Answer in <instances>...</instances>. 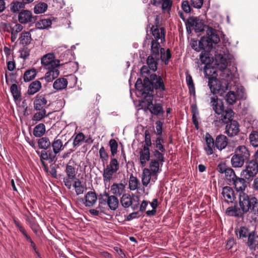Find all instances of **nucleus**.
<instances>
[{
	"label": "nucleus",
	"instance_id": "40",
	"mask_svg": "<svg viewBox=\"0 0 258 258\" xmlns=\"http://www.w3.org/2000/svg\"><path fill=\"white\" fill-rule=\"evenodd\" d=\"M160 41H156L152 39L151 41V53L153 55H155L156 56L159 55V52L160 51V49L162 48L160 46Z\"/></svg>",
	"mask_w": 258,
	"mask_h": 258
},
{
	"label": "nucleus",
	"instance_id": "36",
	"mask_svg": "<svg viewBox=\"0 0 258 258\" xmlns=\"http://www.w3.org/2000/svg\"><path fill=\"white\" fill-rule=\"evenodd\" d=\"M171 57V54L169 49H167L166 51L165 49H160L159 52V59L160 58L162 61H164L165 64L168 63L169 59Z\"/></svg>",
	"mask_w": 258,
	"mask_h": 258
},
{
	"label": "nucleus",
	"instance_id": "47",
	"mask_svg": "<svg viewBox=\"0 0 258 258\" xmlns=\"http://www.w3.org/2000/svg\"><path fill=\"white\" fill-rule=\"evenodd\" d=\"M11 92L15 100H19L21 97V91L16 84H13L10 87Z\"/></svg>",
	"mask_w": 258,
	"mask_h": 258
},
{
	"label": "nucleus",
	"instance_id": "62",
	"mask_svg": "<svg viewBox=\"0 0 258 258\" xmlns=\"http://www.w3.org/2000/svg\"><path fill=\"white\" fill-rule=\"evenodd\" d=\"M162 153L163 152H161L158 150H155L153 152V156L155 157V159H154L157 160L159 161L161 163V165L164 162V157Z\"/></svg>",
	"mask_w": 258,
	"mask_h": 258
},
{
	"label": "nucleus",
	"instance_id": "8",
	"mask_svg": "<svg viewBox=\"0 0 258 258\" xmlns=\"http://www.w3.org/2000/svg\"><path fill=\"white\" fill-rule=\"evenodd\" d=\"M122 206L124 208L131 207L134 210L138 209L140 205V197L138 196L128 194H123L120 200Z\"/></svg>",
	"mask_w": 258,
	"mask_h": 258
},
{
	"label": "nucleus",
	"instance_id": "46",
	"mask_svg": "<svg viewBox=\"0 0 258 258\" xmlns=\"http://www.w3.org/2000/svg\"><path fill=\"white\" fill-rule=\"evenodd\" d=\"M23 26L19 23L11 25L10 26V30L8 31L11 33V35H17L18 33L21 32L23 29Z\"/></svg>",
	"mask_w": 258,
	"mask_h": 258
},
{
	"label": "nucleus",
	"instance_id": "27",
	"mask_svg": "<svg viewBox=\"0 0 258 258\" xmlns=\"http://www.w3.org/2000/svg\"><path fill=\"white\" fill-rule=\"evenodd\" d=\"M159 60V55H155L152 54H151L147 59V63L149 68V69L153 71V72H155L157 69V64L158 61Z\"/></svg>",
	"mask_w": 258,
	"mask_h": 258
},
{
	"label": "nucleus",
	"instance_id": "64",
	"mask_svg": "<svg viewBox=\"0 0 258 258\" xmlns=\"http://www.w3.org/2000/svg\"><path fill=\"white\" fill-rule=\"evenodd\" d=\"M52 23L50 20L48 19H42L41 20L40 23L39 25L40 27H38L39 29H44L49 27H50Z\"/></svg>",
	"mask_w": 258,
	"mask_h": 258
},
{
	"label": "nucleus",
	"instance_id": "14",
	"mask_svg": "<svg viewBox=\"0 0 258 258\" xmlns=\"http://www.w3.org/2000/svg\"><path fill=\"white\" fill-rule=\"evenodd\" d=\"M18 21L23 24L34 23L36 21V17L33 16L30 11L23 10L18 15Z\"/></svg>",
	"mask_w": 258,
	"mask_h": 258
},
{
	"label": "nucleus",
	"instance_id": "12",
	"mask_svg": "<svg viewBox=\"0 0 258 258\" xmlns=\"http://www.w3.org/2000/svg\"><path fill=\"white\" fill-rule=\"evenodd\" d=\"M246 179L243 177H237L231 183V185H233L238 194V197L242 196V194H246L245 192L247 188V184L246 182Z\"/></svg>",
	"mask_w": 258,
	"mask_h": 258
},
{
	"label": "nucleus",
	"instance_id": "16",
	"mask_svg": "<svg viewBox=\"0 0 258 258\" xmlns=\"http://www.w3.org/2000/svg\"><path fill=\"white\" fill-rule=\"evenodd\" d=\"M222 199L228 203H232L236 199L234 191L230 186H226L223 187L222 191Z\"/></svg>",
	"mask_w": 258,
	"mask_h": 258
},
{
	"label": "nucleus",
	"instance_id": "39",
	"mask_svg": "<svg viewBox=\"0 0 258 258\" xmlns=\"http://www.w3.org/2000/svg\"><path fill=\"white\" fill-rule=\"evenodd\" d=\"M220 76L222 78L221 81L228 83V80L232 74L230 69H228L227 67L226 68H220Z\"/></svg>",
	"mask_w": 258,
	"mask_h": 258
},
{
	"label": "nucleus",
	"instance_id": "21",
	"mask_svg": "<svg viewBox=\"0 0 258 258\" xmlns=\"http://www.w3.org/2000/svg\"><path fill=\"white\" fill-rule=\"evenodd\" d=\"M224 54L219 53L215 54V60L219 68H226L227 66V59H229V53L227 50L224 52Z\"/></svg>",
	"mask_w": 258,
	"mask_h": 258
},
{
	"label": "nucleus",
	"instance_id": "26",
	"mask_svg": "<svg viewBox=\"0 0 258 258\" xmlns=\"http://www.w3.org/2000/svg\"><path fill=\"white\" fill-rule=\"evenodd\" d=\"M85 201L84 203L86 207H93L96 203L97 197L95 192L88 191L85 197Z\"/></svg>",
	"mask_w": 258,
	"mask_h": 258
},
{
	"label": "nucleus",
	"instance_id": "57",
	"mask_svg": "<svg viewBox=\"0 0 258 258\" xmlns=\"http://www.w3.org/2000/svg\"><path fill=\"white\" fill-rule=\"evenodd\" d=\"M186 82L187 85L188 86L189 92H192L194 94H195V88L194 82L191 76L188 74H186Z\"/></svg>",
	"mask_w": 258,
	"mask_h": 258
},
{
	"label": "nucleus",
	"instance_id": "38",
	"mask_svg": "<svg viewBox=\"0 0 258 258\" xmlns=\"http://www.w3.org/2000/svg\"><path fill=\"white\" fill-rule=\"evenodd\" d=\"M46 132L45 126L43 123H39L33 129V135L35 137H42Z\"/></svg>",
	"mask_w": 258,
	"mask_h": 258
},
{
	"label": "nucleus",
	"instance_id": "13",
	"mask_svg": "<svg viewBox=\"0 0 258 258\" xmlns=\"http://www.w3.org/2000/svg\"><path fill=\"white\" fill-rule=\"evenodd\" d=\"M157 179V174H154L149 168H145L142 174V182L144 186H147L149 184L155 183Z\"/></svg>",
	"mask_w": 258,
	"mask_h": 258
},
{
	"label": "nucleus",
	"instance_id": "2",
	"mask_svg": "<svg viewBox=\"0 0 258 258\" xmlns=\"http://www.w3.org/2000/svg\"><path fill=\"white\" fill-rule=\"evenodd\" d=\"M238 198L239 207L235 205L228 207L226 214L229 216L241 218L244 214L249 213L256 218L258 217V199L247 194H242Z\"/></svg>",
	"mask_w": 258,
	"mask_h": 258
},
{
	"label": "nucleus",
	"instance_id": "4",
	"mask_svg": "<svg viewBox=\"0 0 258 258\" xmlns=\"http://www.w3.org/2000/svg\"><path fill=\"white\" fill-rule=\"evenodd\" d=\"M135 88L147 101H150V102L152 101L153 96L151 94L154 87L150 79L148 77H146L144 79L143 82L141 78H138L135 84Z\"/></svg>",
	"mask_w": 258,
	"mask_h": 258
},
{
	"label": "nucleus",
	"instance_id": "56",
	"mask_svg": "<svg viewBox=\"0 0 258 258\" xmlns=\"http://www.w3.org/2000/svg\"><path fill=\"white\" fill-rule=\"evenodd\" d=\"M209 52L205 49H203L200 55V60L203 64H208L210 62Z\"/></svg>",
	"mask_w": 258,
	"mask_h": 258
},
{
	"label": "nucleus",
	"instance_id": "1",
	"mask_svg": "<svg viewBox=\"0 0 258 258\" xmlns=\"http://www.w3.org/2000/svg\"><path fill=\"white\" fill-rule=\"evenodd\" d=\"M210 104L217 114L216 118L213 121L214 125L219 126L220 124H226L224 133L229 137L237 135L240 131L239 124L232 119L234 114L232 109L228 108L225 109L223 102L216 96L210 98Z\"/></svg>",
	"mask_w": 258,
	"mask_h": 258
},
{
	"label": "nucleus",
	"instance_id": "30",
	"mask_svg": "<svg viewBox=\"0 0 258 258\" xmlns=\"http://www.w3.org/2000/svg\"><path fill=\"white\" fill-rule=\"evenodd\" d=\"M38 111L35 112L32 118V120L36 123L37 122L40 121L42 119L45 117H48L51 114V112L48 113H46L45 109L38 110Z\"/></svg>",
	"mask_w": 258,
	"mask_h": 258
},
{
	"label": "nucleus",
	"instance_id": "22",
	"mask_svg": "<svg viewBox=\"0 0 258 258\" xmlns=\"http://www.w3.org/2000/svg\"><path fill=\"white\" fill-rule=\"evenodd\" d=\"M228 138L224 135H219L216 138L215 147L219 151L224 149L228 144Z\"/></svg>",
	"mask_w": 258,
	"mask_h": 258
},
{
	"label": "nucleus",
	"instance_id": "44",
	"mask_svg": "<svg viewBox=\"0 0 258 258\" xmlns=\"http://www.w3.org/2000/svg\"><path fill=\"white\" fill-rule=\"evenodd\" d=\"M38 144L40 149L46 150L50 147L51 143L48 138L42 137L38 140Z\"/></svg>",
	"mask_w": 258,
	"mask_h": 258
},
{
	"label": "nucleus",
	"instance_id": "7",
	"mask_svg": "<svg viewBox=\"0 0 258 258\" xmlns=\"http://www.w3.org/2000/svg\"><path fill=\"white\" fill-rule=\"evenodd\" d=\"M119 164L117 160L115 158H111L109 164L104 169L103 173V181L109 182L111 180L113 175L119 170Z\"/></svg>",
	"mask_w": 258,
	"mask_h": 258
},
{
	"label": "nucleus",
	"instance_id": "54",
	"mask_svg": "<svg viewBox=\"0 0 258 258\" xmlns=\"http://www.w3.org/2000/svg\"><path fill=\"white\" fill-rule=\"evenodd\" d=\"M164 143V140L162 138V137L158 136L156 140L155 143V147H156V149L158 151H161V152H165V149L163 145V143Z\"/></svg>",
	"mask_w": 258,
	"mask_h": 258
},
{
	"label": "nucleus",
	"instance_id": "35",
	"mask_svg": "<svg viewBox=\"0 0 258 258\" xmlns=\"http://www.w3.org/2000/svg\"><path fill=\"white\" fill-rule=\"evenodd\" d=\"M205 42H206V39H203L202 37L199 41H192L191 43V47L197 52H199L202 49H206L207 48L205 44Z\"/></svg>",
	"mask_w": 258,
	"mask_h": 258
},
{
	"label": "nucleus",
	"instance_id": "53",
	"mask_svg": "<svg viewBox=\"0 0 258 258\" xmlns=\"http://www.w3.org/2000/svg\"><path fill=\"white\" fill-rule=\"evenodd\" d=\"M47 5L45 3H39L35 6L34 11L35 14H41L46 11Z\"/></svg>",
	"mask_w": 258,
	"mask_h": 258
},
{
	"label": "nucleus",
	"instance_id": "45",
	"mask_svg": "<svg viewBox=\"0 0 258 258\" xmlns=\"http://www.w3.org/2000/svg\"><path fill=\"white\" fill-rule=\"evenodd\" d=\"M161 163L157 160L152 159L149 164V170H150L154 174H157L159 172V167Z\"/></svg>",
	"mask_w": 258,
	"mask_h": 258
},
{
	"label": "nucleus",
	"instance_id": "25",
	"mask_svg": "<svg viewBox=\"0 0 258 258\" xmlns=\"http://www.w3.org/2000/svg\"><path fill=\"white\" fill-rule=\"evenodd\" d=\"M140 163L142 166H145L147 162L150 160V152L149 149L143 148L139 151Z\"/></svg>",
	"mask_w": 258,
	"mask_h": 258
},
{
	"label": "nucleus",
	"instance_id": "49",
	"mask_svg": "<svg viewBox=\"0 0 258 258\" xmlns=\"http://www.w3.org/2000/svg\"><path fill=\"white\" fill-rule=\"evenodd\" d=\"M73 186L75 188V191L77 195L82 194L84 192V186L82 185L81 181L79 179L74 181Z\"/></svg>",
	"mask_w": 258,
	"mask_h": 258
},
{
	"label": "nucleus",
	"instance_id": "55",
	"mask_svg": "<svg viewBox=\"0 0 258 258\" xmlns=\"http://www.w3.org/2000/svg\"><path fill=\"white\" fill-rule=\"evenodd\" d=\"M111 156L114 157L117 152L118 144L115 139H111L109 142Z\"/></svg>",
	"mask_w": 258,
	"mask_h": 258
},
{
	"label": "nucleus",
	"instance_id": "10",
	"mask_svg": "<svg viewBox=\"0 0 258 258\" xmlns=\"http://www.w3.org/2000/svg\"><path fill=\"white\" fill-rule=\"evenodd\" d=\"M185 24L186 30L188 33L191 32V29L194 30L196 33H200L204 31L205 25L204 23L197 17L188 18Z\"/></svg>",
	"mask_w": 258,
	"mask_h": 258
},
{
	"label": "nucleus",
	"instance_id": "52",
	"mask_svg": "<svg viewBox=\"0 0 258 258\" xmlns=\"http://www.w3.org/2000/svg\"><path fill=\"white\" fill-rule=\"evenodd\" d=\"M40 158L42 164L44 165V162L43 160H50L51 162H52L55 158V155H52L51 154L48 155L45 151L43 150L41 152Z\"/></svg>",
	"mask_w": 258,
	"mask_h": 258
},
{
	"label": "nucleus",
	"instance_id": "3",
	"mask_svg": "<svg viewBox=\"0 0 258 258\" xmlns=\"http://www.w3.org/2000/svg\"><path fill=\"white\" fill-rule=\"evenodd\" d=\"M43 68L47 71L44 77L40 80H45L46 82H51L59 75L60 61L55 58L53 53H48L41 58Z\"/></svg>",
	"mask_w": 258,
	"mask_h": 258
},
{
	"label": "nucleus",
	"instance_id": "6",
	"mask_svg": "<svg viewBox=\"0 0 258 258\" xmlns=\"http://www.w3.org/2000/svg\"><path fill=\"white\" fill-rule=\"evenodd\" d=\"M99 205H107L111 210H115L118 207V199L114 195H110L106 191L100 194L98 196Z\"/></svg>",
	"mask_w": 258,
	"mask_h": 258
},
{
	"label": "nucleus",
	"instance_id": "43",
	"mask_svg": "<svg viewBox=\"0 0 258 258\" xmlns=\"http://www.w3.org/2000/svg\"><path fill=\"white\" fill-rule=\"evenodd\" d=\"M225 176L230 185L238 177L236 175L234 170L230 167L227 169V171L225 173Z\"/></svg>",
	"mask_w": 258,
	"mask_h": 258
},
{
	"label": "nucleus",
	"instance_id": "18",
	"mask_svg": "<svg viewBox=\"0 0 258 258\" xmlns=\"http://www.w3.org/2000/svg\"><path fill=\"white\" fill-rule=\"evenodd\" d=\"M205 141L206 145L204 147V150L207 155H211L214 153V150L216 148L214 140L209 133H206Z\"/></svg>",
	"mask_w": 258,
	"mask_h": 258
},
{
	"label": "nucleus",
	"instance_id": "28",
	"mask_svg": "<svg viewBox=\"0 0 258 258\" xmlns=\"http://www.w3.org/2000/svg\"><path fill=\"white\" fill-rule=\"evenodd\" d=\"M125 185L122 183H114L110 187V191L114 196H120L125 190Z\"/></svg>",
	"mask_w": 258,
	"mask_h": 258
},
{
	"label": "nucleus",
	"instance_id": "11",
	"mask_svg": "<svg viewBox=\"0 0 258 258\" xmlns=\"http://www.w3.org/2000/svg\"><path fill=\"white\" fill-rule=\"evenodd\" d=\"M208 37H203V39H206L205 44L207 49L209 50H211L213 47V45L218 43L220 41V38L218 35L216 33L215 29L211 27H209L207 31Z\"/></svg>",
	"mask_w": 258,
	"mask_h": 258
},
{
	"label": "nucleus",
	"instance_id": "20",
	"mask_svg": "<svg viewBox=\"0 0 258 258\" xmlns=\"http://www.w3.org/2000/svg\"><path fill=\"white\" fill-rule=\"evenodd\" d=\"M253 232H250L249 229L245 226H240L235 229V233L238 239H247Z\"/></svg>",
	"mask_w": 258,
	"mask_h": 258
},
{
	"label": "nucleus",
	"instance_id": "15",
	"mask_svg": "<svg viewBox=\"0 0 258 258\" xmlns=\"http://www.w3.org/2000/svg\"><path fill=\"white\" fill-rule=\"evenodd\" d=\"M150 79L155 90L162 92L165 91L164 83L161 76H158L155 74H151L150 76Z\"/></svg>",
	"mask_w": 258,
	"mask_h": 258
},
{
	"label": "nucleus",
	"instance_id": "9",
	"mask_svg": "<svg viewBox=\"0 0 258 258\" xmlns=\"http://www.w3.org/2000/svg\"><path fill=\"white\" fill-rule=\"evenodd\" d=\"M258 172V165L253 160L247 161L245 168L241 172V175L246 180L250 181Z\"/></svg>",
	"mask_w": 258,
	"mask_h": 258
},
{
	"label": "nucleus",
	"instance_id": "61",
	"mask_svg": "<svg viewBox=\"0 0 258 258\" xmlns=\"http://www.w3.org/2000/svg\"><path fill=\"white\" fill-rule=\"evenodd\" d=\"M225 100L227 103L232 104L235 102L236 97L235 93L233 91H229L226 95Z\"/></svg>",
	"mask_w": 258,
	"mask_h": 258
},
{
	"label": "nucleus",
	"instance_id": "37",
	"mask_svg": "<svg viewBox=\"0 0 258 258\" xmlns=\"http://www.w3.org/2000/svg\"><path fill=\"white\" fill-rule=\"evenodd\" d=\"M36 70L34 68L27 70L23 75L24 81L29 82L34 79L36 76Z\"/></svg>",
	"mask_w": 258,
	"mask_h": 258
},
{
	"label": "nucleus",
	"instance_id": "63",
	"mask_svg": "<svg viewBox=\"0 0 258 258\" xmlns=\"http://www.w3.org/2000/svg\"><path fill=\"white\" fill-rule=\"evenodd\" d=\"M151 145L152 143L150 134L148 132L146 131L145 133V139L143 147L149 149V148L151 146Z\"/></svg>",
	"mask_w": 258,
	"mask_h": 258
},
{
	"label": "nucleus",
	"instance_id": "41",
	"mask_svg": "<svg viewBox=\"0 0 258 258\" xmlns=\"http://www.w3.org/2000/svg\"><path fill=\"white\" fill-rule=\"evenodd\" d=\"M140 184L139 180L132 174H131L128 182V186L131 190H135L138 189Z\"/></svg>",
	"mask_w": 258,
	"mask_h": 258
},
{
	"label": "nucleus",
	"instance_id": "29",
	"mask_svg": "<svg viewBox=\"0 0 258 258\" xmlns=\"http://www.w3.org/2000/svg\"><path fill=\"white\" fill-rule=\"evenodd\" d=\"M246 244L251 250L258 249V235H255L253 232L247 239Z\"/></svg>",
	"mask_w": 258,
	"mask_h": 258
},
{
	"label": "nucleus",
	"instance_id": "5",
	"mask_svg": "<svg viewBox=\"0 0 258 258\" xmlns=\"http://www.w3.org/2000/svg\"><path fill=\"white\" fill-rule=\"evenodd\" d=\"M227 82H223L214 78H210L208 81V86L211 93L213 94V96H216V94H218L220 96H223L225 92L228 89Z\"/></svg>",
	"mask_w": 258,
	"mask_h": 258
},
{
	"label": "nucleus",
	"instance_id": "24",
	"mask_svg": "<svg viewBox=\"0 0 258 258\" xmlns=\"http://www.w3.org/2000/svg\"><path fill=\"white\" fill-rule=\"evenodd\" d=\"M234 154L239 156V157L247 161H248L250 157V153L248 148L243 145L237 147L235 149Z\"/></svg>",
	"mask_w": 258,
	"mask_h": 258
},
{
	"label": "nucleus",
	"instance_id": "34",
	"mask_svg": "<svg viewBox=\"0 0 258 258\" xmlns=\"http://www.w3.org/2000/svg\"><path fill=\"white\" fill-rule=\"evenodd\" d=\"M20 43L26 46L30 44L32 41L31 34L30 32H23L19 38Z\"/></svg>",
	"mask_w": 258,
	"mask_h": 258
},
{
	"label": "nucleus",
	"instance_id": "32",
	"mask_svg": "<svg viewBox=\"0 0 258 258\" xmlns=\"http://www.w3.org/2000/svg\"><path fill=\"white\" fill-rule=\"evenodd\" d=\"M245 162L246 163L247 161L244 160L235 154H234V155L231 157V163L233 167H241Z\"/></svg>",
	"mask_w": 258,
	"mask_h": 258
},
{
	"label": "nucleus",
	"instance_id": "50",
	"mask_svg": "<svg viewBox=\"0 0 258 258\" xmlns=\"http://www.w3.org/2000/svg\"><path fill=\"white\" fill-rule=\"evenodd\" d=\"M25 7L24 3L20 2H13L10 5L11 11L13 13L19 11L21 9Z\"/></svg>",
	"mask_w": 258,
	"mask_h": 258
},
{
	"label": "nucleus",
	"instance_id": "59",
	"mask_svg": "<svg viewBox=\"0 0 258 258\" xmlns=\"http://www.w3.org/2000/svg\"><path fill=\"white\" fill-rule=\"evenodd\" d=\"M19 52L20 53V57L24 60L28 59L30 56V50L27 47H24L20 49Z\"/></svg>",
	"mask_w": 258,
	"mask_h": 258
},
{
	"label": "nucleus",
	"instance_id": "48",
	"mask_svg": "<svg viewBox=\"0 0 258 258\" xmlns=\"http://www.w3.org/2000/svg\"><path fill=\"white\" fill-rule=\"evenodd\" d=\"M250 144L254 147H258V132L253 131L249 136Z\"/></svg>",
	"mask_w": 258,
	"mask_h": 258
},
{
	"label": "nucleus",
	"instance_id": "17",
	"mask_svg": "<svg viewBox=\"0 0 258 258\" xmlns=\"http://www.w3.org/2000/svg\"><path fill=\"white\" fill-rule=\"evenodd\" d=\"M151 31L154 40L160 41V42H163L165 41V30L164 28L160 27L157 25L152 26Z\"/></svg>",
	"mask_w": 258,
	"mask_h": 258
},
{
	"label": "nucleus",
	"instance_id": "58",
	"mask_svg": "<svg viewBox=\"0 0 258 258\" xmlns=\"http://www.w3.org/2000/svg\"><path fill=\"white\" fill-rule=\"evenodd\" d=\"M99 157L103 164L107 163L108 159V154L105 150L103 146H102L99 151Z\"/></svg>",
	"mask_w": 258,
	"mask_h": 258
},
{
	"label": "nucleus",
	"instance_id": "23",
	"mask_svg": "<svg viewBox=\"0 0 258 258\" xmlns=\"http://www.w3.org/2000/svg\"><path fill=\"white\" fill-rule=\"evenodd\" d=\"M148 105L151 106L149 109L151 113L153 115L160 116L164 113L163 107L160 103L152 104V101L150 102V101H148Z\"/></svg>",
	"mask_w": 258,
	"mask_h": 258
},
{
	"label": "nucleus",
	"instance_id": "33",
	"mask_svg": "<svg viewBox=\"0 0 258 258\" xmlns=\"http://www.w3.org/2000/svg\"><path fill=\"white\" fill-rule=\"evenodd\" d=\"M41 88V83L39 81L35 80L32 82L29 86L28 93L33 95L38 92Z\"/></svg>",
	"mask_w": 258,
	"mask_h": 258
},
{
	"label": "nucleus",
	"instance_id": "51",
	"mask_svg": "<svg viewBox=\"0 0 258 258\" xmlns=\"http://www.w3.org/2000/svg\"><path fill=\"white\" fill-rule=\"evenodd\" d=\"M65 172L67 174V177L71 179H74L76 177V170L75 168L69 164H67L66 167Z\"/></svg>",
	"mask_w": 258,
	"mask_h": 258
},
{
	"label": "nucleus",
	"instance_id": "31",
	"mask_svg": "<svg viewBox=\"0 0 258 258\" xmlns=\"http://www.w3.org/2000/svg\"><path fill=\"white\" fill-rule=\"evenodd\" d=\"M67 85V80L64 78H60L54 82L53 87L55 90L59 91L66 88Z\"/></svg>",
	"mask_w": 258,
	"mask_h": 258
},
{
	"label": "nucleus",
	"instance_id": "19",
	"mask_svg": "<svg viewBox=\"0 0 258 258\" xmlns=\"http://www.w3.org/2000/svg\"><path fill=\"white\" fill-rule=\"evenodd\" d=\"M47 100L45 96L43 95H37L35 98L33 104L35 110L45 109L47 105Z\"/></svg>",
	"mask_w": 258,
	"mask_h": 258
},
{
	"label": "nucleus",
	"instance_id": "42",
	"mask_svg": "<svg viewBox=\"0 0 258 258\" xmlns=\"http://www.w3.org/2000/svg\"><path fill=\"white\" fill-rule=\"evenodd\" d=\"M51 146L55 155L59 153L63 149L62 142L60 139H55L52 143Z\"/></svg>",
	"mask_w": 258,
	"mask_h": 258
},
{
	"label": "nucleus",
	"instance_id": "60",
	"mask_svg": "<svg viewBox=\"0 0 258 258\" xmlns=\"http://www.w3.org/2000/svg\"><path fill=\"white\" fill-rule=\"evenodd\" d=\"M85 136L82 133L78 134L75 137L73 142L74 147L79 146L84 140Z\"/></svg>",
	"mask_w": 258,
	"mask_h": 258
}]
</instances>
